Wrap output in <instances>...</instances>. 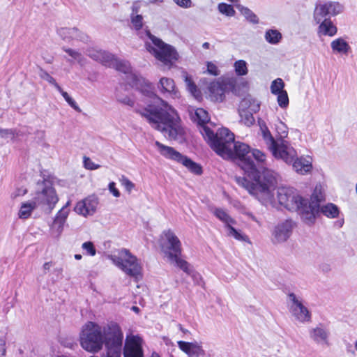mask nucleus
Wrapping results in <instances>:
<instances>
[{
	"mask_svg": "<svg viewBox=\"0 0 357 357\" xmlns=\"http://www.w3.org/2000/svg\"><path fill=\"white\" fill-rule=\"evenodd\" d=\"M266 40L273 45L278 44L282 39V34L276 29H268L265 33Z\"/></svg>",
	"mask_w": 357,
	"mask_h": 357,
	"instance_id": "32",
	"label": "nucleus"
},
{
	"mask_svg": "<svg viewBox=\"0 0 357 357\" xmlns=\"http://www.w3.org/2000/svg\"><path fill=\"white\" fill-rule=\"evenodd\" d=\"M328 335V330L322 326H317L310 331L311 339L321 345H329Z\"/></svg>",
	"mask_w": 357,
	"mask_h": 357,
	"instance_id": "23",
	"label": "nucleus"
},
{
	"mask_svg": "<svg viewBox=\"0 0 357 357\" xmlns=\"http://www.w3.org/2000/svg\"><path fill=\"white\" fill-rule=\"evenodd\" d=\"M218 10L221 14L227 17H233L236 14L233 6L225 3H220L218 5Z\"/></svg>",
	"mask_w": 357,
	"mask_h": 357,
	"instance_id": "38",
	"label": "nucleus"
},
{
	"mask_svg": "<svg viewBox=\"0 0 357 357\" xmlns=\"http://www.w3.org/2000/svg\"><path fill=\"white\" fill-rule=\"evenodd\" d=\"M6 344L3 340H0V357H5Z\"/></svg>",
	"mask_w": 357,
	"mask_h": 357,
	"instance_id": "61",
	"label": "nucleus"
},
{
	"mask_svg": "<svg viewBox=\"0 0 357 357\" xmlns=\"http://www.w3.org/2000/svg\"><path fill=\"white\" fill-rule=\"evenodd\" d=\"M159 244L165 257L171 264L179 268L193 278H201L199 274L194 271L192 266L182 258L181 242L173 231H164L160 235Z\"/></svg>",
	"mask_w": 357,
	"mask_h": 357,
	"instance_id": "4",
	"label": "nucleus"
},
{
	"mask_svg": "<svg viewBox=\"0 0 357 357\" xmlns=\"http://www.w3.org/2000/svg\"><path fill=\"white\" fill-rule=\"evenodd\" d=\"M289 297V310L294 319L301 324L310 322L311 313L303 304V299L295 294L291 293Z\"/></svg>",
	"mask_w": 357,
	"mask_h": 357,
	"instance_id": "11",
	"label": "nucleus"
},
{
	"mask_svg": "<svg viewBox=\"0 0 357 357\" xmlns=\"http://www.w3.org/2000/svg\"><path fill=\"white\" fill-rule=\"evenodd\" d=\"M36 201L26 202L22 204L18 212V216L21 219H27L32 213V211L36 208Z\"/></svg>",
	"mask_w": 357,
	"mask_h": 357,
	"instance_id": "28",
	"label": "nucleus"
},
{
	"mask_svg": "<svg viewBox=\"0 0 357 357\" xmlns=\"http://www.w3.org/2000/svg\"><path fill=\"white\" fill-rule=\"evenodd\" d=\"M99 199L96 195H89L77 202L74 207V211L84 218L93 215L98 207Z\"/></svg>",
	"mask_w": 357,
	"mask_h": 357,
	"instance_id": "16",
	"label": "nucleus"
},
{
	"mask_svg": "<svg viewBox=\"0 0 357 357\" xmlns=\"http://www.w3.org/2000/svg\"><path fill=\"white\" fill-rule=\"evenodd\" d=\"M82 248L84 253L91 257H93L96 254V248L91 241H86L82 243Z\"/></svg>",
	"mask_w": 357,
	"mask_h": 357,
	"instance_id": "50",
	"label": "nucleus"
},
{
	"mask_svg": "<svg viewBox=\"0 0 357 357\" xmlns=\"http://www.w3.org/2000/svg\"><path fill=\"white\" fill-rule=\"evenodd\" d=\"M64 225L65 223L54 219V221L50 227L51 234L54 238H58L63 232Z\"/></svg>",
	"mask_w": 357,
	"mask_h": 357,
	"instance_id": "37",
	"label": "nucleus"
},
{
	"mask_svg": "<svg viewBox=\"0 0 357 357\" xmlns=\"http://www.w3.org/2000/svg\"><path fill=\"white\" fill-rule=\"evenodd\" d=\"M344 10V6L337 1H328L317 4L314 10L313 17L317 23H319L326 15L335 16Z\"/></svg>",
	"mask_w": 357,
	"mask_h": 357,
	"instance_id": "15",
	"label": "nucleus"
},
{
	"mask_svg": "<svg viewBox=\"0 0 357 357\" xmlns=\"http://www.w3.org/2000/svg\"><path fill=\"white\" fill-rule=\"evenodd\" d=\"M123 335L120 326L114 322L101 326L93 321L86 322L81 328L79 340L83 349L98 353L105 345L107 351H114L117 357L121 352Z\"/></svg>",
	"mask_w": 357,
	"mask_h": 357,
	"instance_id": "3",
	"label": "nucleus"
},
{
	"mask_svg": "<svg viewBox=\"0 0 357 357\" xmlns=\"http://www.w3.org/2000/svg\"><path fill=\"white\" fill-rule=\"evenodd\" d=\"M277 199L287 209L297 211L305 223L311 225L314 222L317 205L307 204V200L301 197L295 189L279 188L277 190Z\"/></svg>",
	"mask_w": 357,
	"mask_h": 357,
	"instance_id": "5",
	"label": "nucleus"
},
{
	"mask_svg": "<svg viewBox=\"0 0 357 357\" xmlns=\"http://www.w3.org/2000/svg\"><path fill=\"white\" fill-rule=\"evenodd\" d=\"M145 34L146 51L163 66L170 68L179 58L176 48L153 36L149 31H146Z\"/></svg>",
	"mask_w": 357,
	"mask_h": 357,
	"instance_id": "6",
	"label": "nucleus"
},
{
	"mask_svg": "<svg viewBox=\"0 0 357 357\" xmlns=\"http://www.w3.org/2000/svg\"><path fill=\"white\" fill-rule=\"evenodd\" d=\"M207 66V72L212 75H219V70L218 69V67L212 62L208 61L206 63Z\"/></svg>",
	"mask_w": 357,
	"mask_h": 357,
	"instance_id": "56",
	"label": "nucleus"
},
{
	"mask_svg": "<svg viewBox=\"0 0 357 357\" xmlns=\"http://www.w3.org/2000/svg\"><path fill=\"white\" fill-rule=\"evenodd\" d=\"M276 159H281L287 164L291 163L297 156L296 150L283 140H278L268 149Z\"/></svg>",
	"mask_w": 357,
	"mask_h": 357,
	"instance_id": "14",
	"label": "nucleus"
},
{
	"mask_svg": "<svg viewBox=\"0 0 357 357\" xmlns=\"http://www.w3.org/2000/svg\"><path fill=\"white\" fill-rule=\"evenodd\" d=\"M185 82L186 83L188 90L190 91V93L195 98L199 97L200 94L199 91L198 90L195 84L192 82V79L189 77H186Z\"/></svg>",
	"mask_w": 357,
	"mask_h": 357,
	"instance_id": "47",
	"label": "nucleus"
},
{
	"mask_svg": "<svg viewBox=\"0 0 357 357\" xmlns=\"http://www.w3.org/2000/svg\"><path fill=\"white\" fill-rule=\"evenodd\" d=\"M323 199L322 192H321V185H316L314 188V192L312 195L311 202H307V204H316L317 205V210L316 213L318 211L319 208V202Z\"/></svg>",
	"mask_w": 357,
	"mask_h": 357,
	"instance_id": "36",
	"label": "nucleus"
},
{
	"mask_svg": "<svg viewBox=\"0 0 357 357\" xmlns=\"http://www.w3.org/2000/svg\"><path fill=\"white\" fill-rule=\"evenodd\" d=\"M52 262H46L43 264V269L45 271H50V268L52 267Z\"/></svg>",
	"mask_w": 357,
	"mask_h": 357,
	"instance_id": "62",
	"label": "nucleus"
},
{
	"mask_svg": "<svg viewBox=\"0 0 357 357\" xmlns=\"http://www.w3.org/2000/svg\"><path fill=\"white\" fill-rule=\"evenodd\" d=\"M0 137L2 138H14V131L10 129H0Z\"/></svg>",
	"mask_w": 357,
	"mask_h": 357,
	"instance_id": "58",
	"label": "nucleus"
},
{
	"mask_svg": "<svg viewBox=\"0 0 357 357\" xmlns=\"http://www.w3.org/2000/svg\"><path fill=\"white\" fill-rule=\"evenodd\" d=\"M174 2L183 8H190L192 6L191 0H173Z\"/></svg>",
	"mask_w": 357,
	"mask_h": 357,
	"instance_id": "57",
	"label": "nucleus"
},
{
	"mask_svg": "<svg viewBox=\"0 0 357 357\" xmlns=\"http://www.w3.org/2000/svg\"><path fill=\"white\" fill-rule=\"evenodd\" d=\"M202 47L204 49H209L210 47V44L208 43V42H205L202 44Z\"/></svg>",
	"mask_w": 357,
	"mask_h": 357,
	"instance_id": "64",
	"label": "nucleus"
},
{
	"mask_svg": "<svg viewBox=\"0 0 357 357\" xmlns=\"http://www.w3.org/2000/svg\"><path fill=\"white\" fill-rule=\"evenodd\" d=\"M177 344L179 349L188 357H199L204 354L202 346L197 342H188L180 340Z\"/></svg>",
	"mask_w": 357,
	"mask_h": 357,
	"instance_id": "22",
	"label": "nucleus"
},
{
	"mask_svg": "<svg viewBox=\"0 0 357 357\" xmlns=\"http://www.w3.org/2000/svg\"><path fill=\"white\" fill-rule=\"evenodd\" d=\"M108 189L109 192L115 197H120V192L119 190L116 188V184L114 182H110L108 185Z\"/></svg>",
	"mask_w": 357,
	"mask_h": 357,
	"instance_id": "59",
	"label": "nucleus"
},
{
	"mask_svg": "<svg viewBox=\"0 0 357 357\" xmlns=\"http://www.w3.org/2000/svg\"><path fill=\"white\" fill-rule=\"evenodd\" d=\"M142 340L139 336H127L124 347V357H143Z\"/></svg>",
	"mask_w": 357,
	"mask_h": 357,
	"instance_id": "17",
	"label": "nucleus"
},
{
	"mask_svg": "<svg viewBox=\"0 0 357 357\" xmlns=\"http://www.w3.org/2000/svg\"><path fill=\"white\" fill-rule=\"evenodd\" d=\"M112 263L126 274L136 279L142 278V264L129 250L122 249L117 253L108 256Z\"/></svg>",
	"mask_w": 357,
	"mask_h": 357,
	"instance_id": "8",
	"label": "nucleus"
},
{
	"mask_svg": "<svg viewBox=\"0 0 357 357\" xmlns=\"http://www.w3.org/2000/svg\"><path fill=\"white\" fill-rule=\"evenodd\" d=\"M190 115L192 119L200 125V132L203 130L204 126H207L206 124L209 121L210 119L208 112L205 109L197 108L194 112H190Z\"/></svg>",
	"mask_w": 357,
	"mask_h": 357,
	"instance_id": "26",
	"label": "nucleus"
},
{
	"mask_svg": "<svg viewBox=\"0 0 357 357\" xmlns=\"http://www.w3.org/2000/svg\"><path fill=\"white\" fill-rule=\"evenodd\" d=\"M294 228V223L291 220H285L278 224L273 231V241L275 243H283L291 236Z\"/></svg>",
	"mask_w": 357,
	"mask_h": 357,
	"instance_id": "19",
	"label": "nucleus"
},
{
	"mask_svg": "<svg viewBox=\"0 0 357 357\" xmlns=\"http://www.w3.org/2000/svg\"><path fill=\"white\" fill-rule=\"evenodd\" d=\"M331 48L333 54L347 56L351 51L349 43L343 38H337L331 43Z\"/></svg>",
	"mask_w": 357,
	"mask_h": 357,
	"instance_id": "24",
	"label": "nucleus"
},
{
	"mask_svg": "<svg viewBox=\"0 0 357 357\" xmlns=\"http://www.w3.org/2000/svg\"><path fill=\"white\" fill-rule=\"evenodd\" d=\"M291 163L294 170L301 175H305L312 172V159L309 156L300 158L296 156Z\"/></svg>",
	"mask_w": 357,
	"mask_h": 357,
	"instance_id": "21",
	"label": "nucleus"
},
{
	"mask_svg": "<svg viewBox=\"0 0 357 357\" xmlns=\"http://www.w3.org/2000/svg\"><path fill=\"white\" fill-rule=\"evenodd\" d=\"M284 82L281 78L274 79L270 86L271 92L273 95L279 94L282 91H284Z\"/></svg>",
	"mask_w": 357,
	"mask_h": 357,
	"instance_id": "35",
	"label": "nucleus"
},
{
	"mask_svg": "<svg viewBox=\"0 0 357 357\" xmlns=\"http://www.w3.org/2000/svg\"><path fill=\"white\" fill-rule=\"evenodd\" d=\"M63 50L66 52L72 59L77 61L79 63H83L84 58L83 55L78 51L71 49L63 47Z\"/></svg>",
	"mask_w": 357,
	"mask_h": 357,
	"instance_id": "43",
	"label": "nucleus"
},
{
	"mask_svg": "<svg viewBox=\"0 0 357 357\" xmlns=\"http://www.w3.org/2000/svg\"><path fill=\"white\" fill-rule=\"evenodd\" d=\"M234 72L238 76H245L248 73L247 62L244 60H237L234 63Z\"/></svg>",
	"mask_w": 357,
	"mask_h": 357,
	"instance_id": "34",
	"label": "nucleus"
},
{
	"mask_svg": "<svg viewBox=\"0 0 357 357\" xmlns=\"http://www.w3.org/2000/svg\"><path fill=\"white\" fill-rule=\"evenodd\" d=\"M231 152V155L226 159L238 160L240 167L251 179L249 181L245 177L236 176V183L262 204L273 205L275 202L274 192L278 185V174L266 167L257 169L250 158V147L244 143L234 142Z\"/></svg>",
	"mask_w": 357,
	"mask_h": 357,
	"instance_id": "2",
	"label": "nucleus"
},
{
	"mask_svg": "<svg viewBox=\"0 0 357 357\" xmlns=\"http://www.w3.org/2000/svg\"><path fill=\"white\" fill-rule=\"evenodd\" d=\"M127 79L130 85L139 91L143 96L142 101L147 105L137 112L149 121L153 129L160 131L166 138L182 142L185 131L176 110L158 97L153 91L151 84L141 75L130 73Z\"/></svg>",
	"mask_w": 357,
	"mask_h": 357,
	"instance_id": "1",
	"label": "nucleus"
},
{
	"mask_svg": "<svg viewBox=\"0 0 357 357\" xmlns=\"http://www.w3.org/2000/svg\"><path fill=\"white\" fill-rule=\"evenodd\" d=\"M275 130L281 139L286 137L288 135L287 126L280 120L275 124Z\"/></svg>",
	"mask_w": 357,
	"mask_h": 357,
	"instance_id": "49",
	"label": "nucleus"
},
{
	"mask_svg": "<svg viewBox=\"0 0 357 357\" xmlns=\"http://www.w3.org/2000/svg\"><path fill=\"white\" fill-rule=\"evenodd\" d=\"M259 102L250 96L244 98L240 102L238 109L257 112L259 110Z\"/></svg>",
	"mask_w": 357,
	"mask_h": 357,
	"instance_id": "27",
	"label": "nucleus"
},
{
	"mask_svg": "<svg viewBox=\"0 0 357 357\" xmlns=\"http://www.w3.org/2000/svg\"><path fill=\"white\" fill-rule=\"evenodd\" d=\"M61 96L63 97L65 100L69 104V105L73 107L77 112H81L80 108L76 103V102L68 95V93L64 91L61 87L60 86V90H57Z\"/></svg>",
	"mask_w": 357,
	"mask_h": 357,
	"instance_id": "46",
	"label": "nucleus"
},
{
	"mask_svg": "<svg viewBox=\"0 0 357 357\" xmlns=\"http://www.w3.org/2000/svg\"><path fill=\"white\" fill-rule=\"evenodd\" d=\"M253 113L254 112L250 111L238 109L241 122L248 127L252 126L255 123V118L253 116Z\"/></svg>",
	"mask_w": 357,
	"mask_h": 357,
	"instance_id": "33",
	"label": "nucleus"
},
{
	"mask_svg": "<svg viewBox=\"0 0 357 357\" xmlns=\"http://www.w3.org/2000/svg\"><path fill=\"white\" fill-rule=\"evenodd\" d=\"M103 52L104 51L102 50H89L88 51V56L93 60L99 61V59L101 58V55Z\"/></svg>",
	"mask_w": 357,
	"mask_h": 357,
	"instance_id": "55",
	"label": "nucleus"
},
{
	"mask_svg": "<svg viewBox=\"0 0 357 357\" xmlns=\"http://www.w3.org/2000/svg\"><path fill=\"white\" fill-rule=\"evenodd\" d=\"M236 84L234 77L224 78L221 81L213 82L208 86V97L212 101L221 102L224 99L225 93L233 91Z\"/></svg>",
	"mask_w": 357,
	"mask_h": 357,
	"instance_id": "13",
	"label": "nucleus"
},
{
	"mask_svg": "<svg viewBox=\"0 0 357 357\" xmlns=\"http://www.w3.org/2000/svg\"><path fill=\"white\" fill-rule=\"evenodd\" d=\"M321 212L327 218H335L339 215L337 206L332 203H328L320 208Z\"/></svg>",
	"mask_w": 357,
	"mask_h": 357,
	"instance_id": "31",
	"label": "nucleus"
},
{
	"mask_svg": "<svg viewBox=\"0 0 357 357\" xmlns=\"http://www.w3.org/2000/svg\"><path fill=\"white\" fill-rule=\"evenodd\" d=\"M39 76L41 79L46 80L50 84L53 85L57 90H60V86L56 83L54 77H52L47 71L40 68Z\"/></svg>",
	"mask_w": 357,
	"mask_h": 357,
	"instance_id": "45",
	"label": "nucleus"
},
{
	"mask_svg": "<svg viewBox=\"0 0 357 357\" xmlns=\"http://www.w3.org/2000/svg\"><path fill=\"white\" fill-rule=\"evenodd\" d=\"M141 8V4L140 1H136L133 2L131 9H132V13L131 15H139L138 13Z\"/></svg>",
	"mask_w": 357,
	"mask_h": 357,
	"instance_id": "60",
	"label": "nucleus"
},
{
	"mask_svg": "<svg viewBox=\"0 0 357 357\" xmlns=\"http://www.w3.org/2000/svg\"><path fill=\"white\" fill-rule=\"evenodd\" d=\"M236 6L248 22L254 24L259 23V19L257 16L250 9L238 4H236Z\"/></svg>",
	"mask_w": 357,
	"mask_h": 357,
	"instance_id": "29",
	"label": "nucleus"
},
{
	"mask_svg": "<svg viewBox=\"0 0 357 357\" xmlns=\"http://www.w3.org/2000/svg\"><path fill=\"white\" fill-rule=\"evenodd\" d=\"M158 91L163 96L172 98H179L180 92L176 86L173 79L167 77H162L157 84Z\"/></svg>",
	"mask_w": 357,
	"mask_h": 357,
	"instance_id": "18",
	"label": "nucleus"
},
{
	"mask_svg": "<svg viewBox=\"0 0 357 357\" xmlns=\"http://www.w3.org/2000/svg\"><path fill=\"white\" fill-rule=\"evenodd\" d=\"M113 68L116 70L128 74L130 72V65L128 61L116 59Z\"/></svg>",
	"mask_w": 357,
	"mask_h": 357,
	"instance_id": "40",
	"label": "nucleus"
},
{
	"mask_svg": "<svg viewBox=\"0 0 357 357\" xmlns=\"http://www.w3.org/2000/svg\"><path fill=\"white\" fill-rule=\"evenodd\" d=\"M116 59L114 55L104 51L98 62L105 66L113 68Z\"/></svg>",
	"mask_w": 357,
	"mask_h": 357,
	"instance_id": "39",
	"label": "nucleus"
},
{
	"mask_svg": "<svg viewBox=\"0 0 357 357\" xmlns=\"http://www.w3.org/2000/svg\"><path fill=\"white\" fill-rule=\"evenodd\" d=\"M213 213L224 224L226 234L228 237L234 238L239 241L251 243L247 235L243 234L241 230L234 227L237 222L226 210L221 208H215L213 209Z\"/></svg>",
	"mask_w": 357,
	"mask_h": 357,
	"instance_id": "10",
	"label": "nucleus"
},
{
	"mask_svg": "<svg viewBox=\"0 0 357 357\" xmlns=\"http://www.w3.org/2000/svg\"><path fill=\"white\" fill-rule=\"evenodd\" d=\"M155 146L162 156L167 159L174 160L178 163L182 164L190 172L195 174H202V168L200 165L192 161L187 156L182 155L173 147L164 145L158 141L155 142Z\"/></svg>",
	"mask_w": 357,
	"mask_h": 357,
	"instance_id": "9",
	"label": "nucleus"
},
{
	"mask_svg": "<svg viewBox=\"0 0 357 357\" xmlns=\"http://www.w3.org/2000/svg\"><path fill=\"white\" fill-rule=\"evenodd\" d=\"M281 352V347L273 343L269 345L267 349L264 350V355L267 357H277Z\"/></svg>",
	"mask_w": 357,
	"mask_h": 357,
	"instance_id": "41",
	"label": "nucleus"
},
{
	"mask_svg": "<svg viewBox=\"0 0 357 357\" xmlns=\"http://www.w3.org/2000/svg\"><path fill=\"white\" fill-rule=\"evenodd\" d=\"M251 155L255 158L259 165H266V154L259 149H253L251 152Z\"/></svg>",
	"mask_w": 357,
	"mask_h": 357,
	"instance_id": "42",
	"label": "nucleus"
},
{
	"mask_svg": "<svg viewBox=\"0 0 357 357\" xmlns=\"http://www.w3.org/2000/svg\"><path fill=\"white\" fill-rule=\"evenodd\" d=\"M116 98L118 102H119L120 103L124 105L129 106L130 107H134L135 103V99L130 96H123L118 93L116 96Z\"/></svg>",
	"mask_w": 357,
	"mask_h": 357,
	"instance_id": "48",
	"label": "nucleus"
},
{
	"mask_svg": "<svg viewBox=\"0 0 357 357\" xmlns=\"http://www.w3.org/2000/svg\"><path fill=\"white\" fill-rule=\"evenodd\" d=\"M84 165L85 168L90 170H95L100 167V165L95 164L89 158L86 157L84 158Z\"/></svg>",
	"mask_w": 357,
	"mask_h": 357,
	"instance_id": "54",
	"label": "nucleus"
},
{
	"mask_svg": "<svg viewBox=\"0 0 357 357\" xmlns=\"http://www.w3.org/2000/svg\"><path fill=\"white\" fill-rule=\"evenodd\" d=\"M130 19H131L132 26L136 30H139L142 28L144 22H143V17L142 15H131Z\"/></svg>",
	"mask_w": 357,
	"mask_h": 357,
	"instance_id": "51",
	"label": "nucleus"
},
{
	"mask_svg": "<svg viewBox=\"0 0 357 357\" xmlns=\"http://www.w3.org/2000/svg\"><path fill=\"white\" fill-rule=\"evenodd\" d=\"M59 36L66 42H71L73 40H86L87 39L86 35L80 31L75 27L60 28L58 31Z\"/></svg>",
	"mask_w": 357,
	"mask_h": 357,
	"instance_id": "20",
	"label": "nucleus"
},
{
	"mask_svg": "<svg viewBox=\"0 0 357 357\" xmlns=\"http://www.w3.org/2000/svg\"><path fill=\"white\" fill-rule=\"evenodd\" d=\"M70 209H66V207H62L56 213L54 220L65 223L69 215Z\"/></svg>",
	"mask_w": 357,
	"mask_h": 357,
	"instance_id": "52",
	"label": "nucleus"
},
{
	"mask_svg": "<svg viewBox=\"0 0 357 357\" xmlns=\"http://www.w3.org/2000/svg\"><path fill=\"white\" fill-rule=\"evenodd\" d=\"M34 200L37 204L47 206L52 210L58 202L59 197L52 184L49 181H45L39 185Z\"/></svg>",
	"mask_w": 357,
	"mask_h": 357,
	"instance_id": "12",
	"label": "nucleus"
},
{
	"mask_svg": "<svg viewBox=\"0 0 357 357\" xmlns=\"http://www.w3.org/2000/svg\"><path fill=\"white\" fill-rule=\"evenodd\" d=\"M319 24H320L317 31L319 36L333 37L337 33V29L331 20H322Z\"/></svg>",
	"mask_w": 357,
	"mask_h": 357,
	"instance_id": "25",
	"label": "nucleus"
},
{
	"mask_svg": "<svg viewBox=\"0 0 357 357\" xmlns=\"http://www.w3.org/2000/svg\"><path fill=\"white\" fill-rule=\"evenodd\" d=\"M275 96H277V102L278 105L282 109L287 108L289 103L287 92L286 91H282Z\"/></svg>",
	"mask_w": 357,
	"mask_h": 357,
	"instance_id": "44",
	"label": "nucleus"
},
{
	"mask_svg": "<svg viewBox=\"0 0 357 357\" xmlns=\"http://www.w3.org/2000/svg\"><path fill=\"white\" fill-rule=\"evenodd\" d=\"M201 133L218 155L222 158L231 155V149L234 146V135L227 128L218 129L215 133L208 126H204Z\"/></svg>",
	"mask_w": 357,
	"mask_h": 357,
	"instance_id": "7",
	"label": "nucleus"
},
{
	"mask_svg": "<svg viewBox=\"0 0 357 357\" xmlns=\"http://www.w3.org/2000/svg\"><path fill=\"white\" fill-rule=\"evenodd\" d=\"M260 130L262 134L263 139L269 149L271 146H273L274 143H275L278 140H275L272 136L271 132L269 131L268 127L266 126L264 122L259 123Z\"/></svg>",
	"mask_w": 357,
	"mask_h": 357,
	"instance_id": "30",
	"label": "nucleus"
},
{
	"mask_svg": "<svg viewBox=\"0 0 357 357\" xmlns=\"http://www.w3.org/2000/svg\"><path fill=\"white\" fill-rule=\"evenodd\" d=\"M120 182L121 185L125 188L126 190L129 193H130L131 191L135 188V184L124 176H121L120 178Z\"/></svg>",
	"mask_w": 357,
	"mask_h": 357,
	"instance_id": "53",
	"label": "nucleus"
},
{
	"mask_svg": "<svg viewBox=\"0 0 357 357\" xmlns=\"http://www.w3.org/2000/svg\"><path fill=\"white\" fill-rule=\"evenodd\" d=\"M164 0H149V3L155 4V3H162Z\"/></svg>",
	"mask_w": 357,
	"mask_h": 357,
	"instance_id": "63",
	"label": "nucleus"
}]
</instances>
